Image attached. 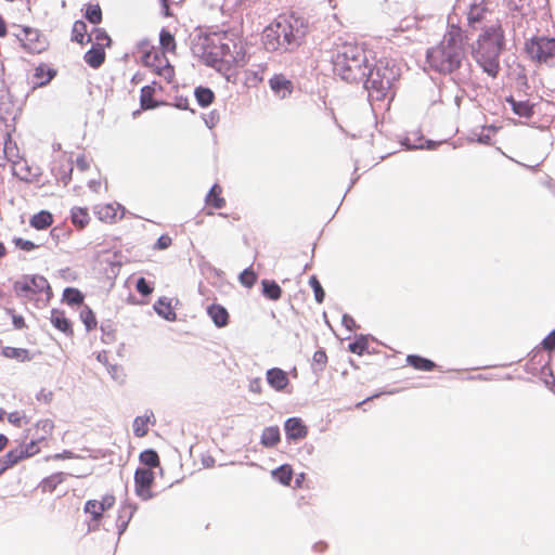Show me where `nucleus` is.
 I'll use <instances>...</instances> for the list:
<instances>
[{"label":"nucleus","mask_w":555,"mask_h":555,"mask_svg":"<svg viewBox=\"0 0 555 555\" xmlns=\"http://www.w3.org/2000/svg\"><path fill=\"white\" fill-rule=\"evenodd\" d=\"M429 67L443 76L450 77L456 87L473 86V65L468 57L465 36L462 29L452 24L441 41L426 51Z\"/></svg>","instance_id":"f257e3e1"},{"label":"nucleus","mask_w":555,"mask_h":555,"mask_svg":"<svg viewBox=\"0 0 555 555\" xmlns=\"http://www.w3.org/2000/svg\"><path fill=\"white\" fill-rule=\"evenodd\" d=\"M191 50L206 66L221 72L245 59L242 41L233 33L199 34L192 39Z\"/></svg>","instance_id":"f03ea898"},{"label":"nucleus","mask_w":555,"mask_h":555,"mask_svg":"<svg viewBox=\"0 0 555 555\" xmlns=\"http://www.w3.org/2000/svg\"><path fill=\"white\" fill-rule=\"evenodd\" d=\"M333 72L348 83H359L364 79L369 63L365 50L356 42L337 43L331 51Z\"/></svg>","instance_id":"7ed1b4c3"},{"label":"nucleus","mask_w":555,"mask_h":555,"mask_svg":"<svg viewBox=\"0 0 555 555\" xmlns=\"http://www.w3.org/2000/svg\"><path fill=\"white\" fill-rule=\"evenodd\" d=\"M505 48L504 30L500 24L483 28L474 50V57L483 73L496 78L500 73V56Z\"/></svg>","instance_id":"20e7f679"},{"label":"nucleus","mask_w":555,"mask_h":555,"mask_svg":"<svg viewBox=\"0 0 555 555\" xmlns=\"http://www.w3.org/2000/svg\"><path fill=\"white\" fill-rule=\"evenodd\" d=\"M398 73L389 62L379 60L375 64L367 63L364 79L360 80L369 93V98L375 101L384 100L391 85L397 79Z\"/></svg>","instance_id":"39448f33"},{"label":"nucleus","mask_w":555,"mask_h":555,"mask_svg":"<svg viewBox=\"0 0 555 555\" xmlns=\"http://www.w3.org/2000/svg\"><path fill=\"white\" fill-rule=\"evenodd\" d=\"M278 36L281 38L282 52L293 51L306 36L304 20L295 16H279L275 20Z\"/></svg>","instance_id":"423d86ee"},{"label":"nucleus","mask_w":555,"mask_h":555,"mask_svg":"<svg viewBox=\"0 0 555 555\" xmlns=\"http://www.w3.org/2000/svg\"><path fill=\"white\" fill-rule=\"evenodd\" d=\"M526 52L532 60L547 63L555 57V38L533 37L526 42Z\"/></svg>","instance_id":"0eeeda50"},{"label":"nucleus","mask_w":555,"mask_h":555,"mask_svg":"<svg viewBox=\"0 0 555 555\" xmlns=\"http://www.w3.org/2000/svg\"><path fill=\"white\" fill-rule=\"evenodd\" d=\"M14 36L22 47L30 53H41L48 47V42L41 33L29 26H18V31Z\"/></svg>","instance_id":"6e6552de"},{"label":"nucleus","mask_w":555,"mask_h":555,"mask_svg":"<svg viewBox=\"0 0 555 555\" xmlns=\"http://www.w3.org/2000/svg\"><path fill=\"white\" fill-rule=\"evenodd\" d=\"M154 482V473L149 468H137L134 472L135 494L143 501L151 500L154 493L151 487Z\"/></svg>","instance_id":"1a4fd4ad"},{"label":"nucleus","mask_w":555,"mask_h":555,"mask_svg":"<svg viewBox=\"0 0 555 555\" xmlns=\"http://www.w3.org/2000/svg\"><path fill=\"white\" fill-rule=\"evenodd\" d=\"M284 430L287 440H300L307 437L308 427L299 417H289L284 423Z\"/></svg>","instance_id":"9d476101"},{"label":"nucleus","mask_w":555,"mask_h":555,"mask_svg":"<svg viewBox=\"0 0 555 555\" xmlns=\"http://www.w3.org/2000/svg\"><path fill=\"white\" fill-rule=\"evenodd\" d=\"M269 86L273 93L280 99H285L291 95L294 90L293 82L282 74H275L271 77Z\"/></svg>","instance_id":"9b49d317"},{"label":"nucleus","mask_w":555,"mask_h":555,"mask_svg":"<svg viewBox=\"0 0 555 555\" xmlns=\"http://www.w3.org/2000/svg\"><path fill=\"white\" fill-rule=\"evenodd\" d=\"M267 382L276 391H282L288 385V376L285 371L272 367L267 371Z\"/></svg>","instance_id":"f8f14e48"},{"label":"nucleus","mask_w":555,"mask_h":555,"mask_svg":"<svg viewBox=\"0 0 555 555\" xmlns=\"http://www.w3.org/2000/svg\"><path fill=\"white\" fill-rule=\"evenodd\" d=\"M262 42L267 51H282L281 38L278 36L275 22L264 28Z\"/></svg>","instance_id":"ddd939ff"},{"label":"nucleus","mask_w":555,"mask_h":555,"mask_svg":"<svg viewBox=\"0 0 555 555\" xmlns=\"http://www.w3.org/2000/svg\"><path fill=\"white\" fill-rule=\"evenodd\" d=\"M85 62L92 68L96 69L102 66L105 61V51L102 43H94L85 53Z\"/></svg>","instance_id":"4468645a"},{"label":"nucleus","mask_w":555,"mask_h":555,"mask_svg":"<svg viewBox=\"0 0 555 555\" xmlns=\"http://www.w3.org/2000/svg\"><path fill=\"white\" fill-rule=\"evenodd\" d=\"M207 314L212 320L214 324L221 328L229 324V312L228 310L219 305V304H211L207 307Z\"/></svg>","instance_id":"2eb2a0df"},{"label":"nucleus","mask_w":555,"mask_h":555,"mask_svg":"<svg viewBox=\"0 0 555 555\" xmlns=\"http://www.w3.org/2000/svg\"><path fill=\"white\" fill-rule=\"evenodd\" d=\"M506 102L511 105L514 114L524 118H531L534 114V104L529 101H517L512 95L506 98Z\"/></svg>","instance_id":"dca6fc26"},{"label":"nucleus","mask_w":555,"mask_h":555,"mask_svg":"<svg viewBox=\"0 0 555 555\" xmlns=\"http://www.w3.org/2000/svg\"><path fill=\"white\" fill-rule=\"evenodd\" d=\"M50 321L55 328H57L65 335H67V336L73 335L72 322L65 317L63 311H60L57 309H52Z\"/></svg>","instance_id":"f3484780"},{"label":"nucleus","mask_w":555,"mask_h":555,"mask_svg":"<svg viewBox=\"0 0 555 555\" xmlns=\"http://www.w3.org/2000/svg\"><path fill=\"white\" fill-rule=\"evenodd\" d=\"M155 312L166 321H176L177 314L171 306V300L167 297H159L153 306Z\"/></svg>","instance_id":"a211bd4d"},{"label":"nucleus","mask_w":555,"mask_h":555,"mask_svg":"<svg viewBox=\"0 0 555 555\" xmlns=\"http://www.w3.org/2000/svg\"><path fill=\"white\" fill-rule=\"evenodd\" d=\"M135 511H137V505L132 504V503H125L121 506L118 518H117L118 535H121L126 531L128 524L131 520Z\"/></svg>","instance_id":"6ab92c4d"},{"label":"nucleus","mask_w":555,"mask_h":555,"mask_svg":"<svg viewBox=\"0 0 555 555\" xmlns=\"http://www.w3.org/2000/svg\"><path fill=\"white\" fill-rule=\"evenodd\" d=\"M56 76V70L47 64H40L35 69L34 77L36 78L35 86L43 87L48 85Z\"/></svg>","instance_id":"aec40b11"},{"label":"nucleus","mask_w":555,"mask_h":555,"mask_svg":"<svg viewBox=\"0 0 555 555\" xmlns=\"http://www.w3.org/2000/svg\"><path fill=\"white\" fill-rule=\"evenodd\" d=\"M406 363L415 370L423 372H430L436 369L437 364L430 359L424 358L418 354H409L406 357Z\"/></svg>","instance_id":"412c9836"},{"label":"nucleus","mask_w":555,"mask_h":555,"mask_svg":"<svg viewBox=\"0 0 555 555\" xmlns=\"http://www.w3.org/2000/svg\"><path fill=\"white\" fill-rule=\"evenodd\" d=\"M33 294L46 293L48 296L52 294L51 287L47 279L42 275H26Z\"/></svg>","instance_id":"4be33fe9"},{"label":"nucleus","mask_w":555,"mask_h":555,"mask_svg":"<svg viewBox=\"0 0 555 555\" xmlns=\"http://www.w3.org/2000/svg\"><path fill=\"white\" fill-rule=\"evenodd\" d=\"M280 428L278 426H269L263 429L260 443L266 448H273L280 442Z\"/></svg>","instance_id":"5701e85b"},{"label":"nucleus","mask_w":555,"mask_h":555,"mask_svg":"<svg viewBox=\"0 0 555 555\" xmlns=\"http://www.w3.org/2000/svg\"><path fill=\"white\" fill-rule=\"evenodd\" d=\"M53 222V216L48 210H40L39 212L35 214L30 220L29 224L31 228L36 230H44L49 228Z\"/></svg>","instance_id":"b1692460"},{"label":"nucleus","mask_w":555,"mask_h":555,"mask_svg":"<svg viewBox=\"0 0 555 555\" xmlns=\"http://www.w3.org/2000/svg\"><path fill=\"white\" fill-rule=\"evenodd\" d=\"M155 88L146 85L141 88L140 105L142 109H153L158 106V102L154 100Z\"/></svg>","instance_id":"393cba45"},{"label":"nucleus","mask_w":555,"mask_h":555,"mask_svg":"<svg viewBox=\"0 0 555 555\" xmlns=\"http://www.w3.org/2000/svg\"><path fill=\"white\" fill-rule=\"evenodd\" d=\"M68 474L66 473H54L42 479L39 487L43 492H53L59 485L65 481Z\"/></svg>","instance_id":"a878e982"},{"label":"nucleus","mask_w":555,"mask_h":555,"mask_svg":"<svg viewBox=\"0 0 555 555\" xmlns=\"http://www.w3.org/2000/svg\"><path fill=\"white\" fill-rule=\"evenodd\" d=\"M261 287L262 295L270 300L276 301L282 296L281 286L273 280H262Z\"/></svg>","instance_id":"bb28decb"},{"label":"nucleus","mask_w":555,"mask_h":555,"mask_svg":"<svg viewBox=\"0 0 555 555\" xmlns=\"http://www.w3.org/2000/svg\"><path fill=\"white\" fill-rule=\"evenodd\" d=\"M1 354L8 359H15L21 362H28L33 359L28 349L10 346L3 347Z\"/></svg>","instance_id":"cd10ccee"},{"label":"nucleus","mask_w":555,"mask_h":555,"mask_svg":"<svg viewBox=\"0 0 555 555\" xmlns=\"http://www.w3.org/2000/svg\"><path fill=\"white\" fill-rule=\"evenodd\" d=\"M87 34V24L83 21H76L72 29V40L83 44L85 42H91L92 35Z\"/></svg>","instance_id":"c85d7f7f"},{"label":"nucleus","mask_w":555,"mask_h":555,"mask_svg":"<svg viewBox=\"0 0 555 555\" xmlns=\"http://www.w3.org/2000/svg\"><path fill=\"white\" fill-rule=\"evenodd\" d=\"M73 170L74 167L72 160L67 162L66 164L60 165L57 168H52V172L56 180L61 181L65 186L72 180Z\"/></svg>","instance_id":"c756f323"},{"label":"nucleus","mask_w":555,"mask_h":555,"mask_svg":"<svg viewBox=\"0 0 555 555\" xmlns=\"http://www.w3.org/2000/svg\"><path fill=\"white\" fill-rule=\"evenodd\" d=\"M194 95L198 105L202 107L209 106L215 100V93L208 87H196L194 90Z\"/></svg>","instance_id":"7c9ffc66"},{"label":"nucleus","mask_w":555,"mask_h":555,"mask_svg":"<svg viewBox=\"0 0 555 555\" xmlns=\"http://www.w3.org/2000/svg\"><path fill=\"white\" fill-rule=\"evenodd\" d=\"M272 477L283 486H289L293 479V469L289 465L283 464L272 470Z\"/></svg>","instance_id":"2f4dec72"},{"label":"nucleus","mask_w":555,"mask_h":555,"mask_svg":"<svg viewBox=\"0 0 555 555\" xmlns=\"http://www.w3.org/2000/svg\"><path fill=\"white\" fill-rule=\"evenodd\" d=\"M141 464L145 465L149 469L158 467L160 465L158 453L154 449H146L139 455Z\"/></svg>","instance_id":"473e14b6"},{"label":"nucleus","mask_w":555,"mask_h":555,"mask_svg":"<svg viewBox=\"0 0 555 555\" xmlns=\"http://www.w3.org/2000/svg\"><path fill=\"white\" fill-rule=\"evenodd\" d=\"M70 219L76 227L82 229L88 224L90 217L87 208L74 207L70 210Z\"/></svg>","instance_id":"72a5a7b5"},{"label":"nucleus","mask_w":555,"mask_h":555,"mask_svg":"<svg viewBox=\"0 0 555 555\" xmlns=\"http://www.w3.org/2000/svg\"><path fill=\"white\" fill-rule=\"evenodd\" d=\"M83 299V294L77 288L66 287L63 292V301L69 306H80Z\"/></svg>","instance_id":"f704fd0d"},{"label":"nucleus","mask_w":555,"mask_h":555,"mask_svg":"<svg viewBox=\"0 0 555 555\" xmlns=\"http://www.w3.org/2000/svg\"><path fill=\"white\" fill-rule=\"evenodd\" d=\"M22 460V452H20L17 449L10 450L3 457L0 459V467L7 472Z\"/></svg>","instance_id":"c9c22d12"},{"label":"nucleus","mask_w":555,"mask_h":555,"mask_svg":"<svg viewBox=\"0 0 555 555\" xmlns=\"http://www.w3.org/2000/svg\"><path fill=\"white\" fill-rule=\"evenodd\" d=\"M221 188L218 184H214L206 195V203L212 207L220 209L225 205V201L220 196Z\"/></svg>","instance_id":"e433bc0d"},{"label":"nucleus","mask_w":555,"mask_h":555,"mask_svg":"<svg viewBox=\"0 0 555 555\" xmlns=\"http://www.w3.org/2000/svg\"><path fill=\"white\" fill-rule=\"evenodd\" d=\"M369 348V335H359L356 337L354 341L350 343L348 349L350 352L356 353L358 356H362L367 351Z\"/></svg>","instance_id":"4c0bfd02"},{"label":"nucleus","mask_w":555,"mask_h":555,"mask_svg":"<svg viewBox=\"0 0 555 555\" xmlns=\"http://www.w3.org/2000/svg\"><path fill=\"white\" fill-rule=\"evenodd\" d=\"M85 18L93 24L98 25L102 22V10L99 4L88 3L86 5Z\"/></svg>","instance_id":"58836bf2"},{"label":"nucleus","mask_w":555,"mask_h":555,"mask_svg":"<svg viewBox=\"0 0 555 555\" xmlns=\"http://www.w3.org/2000/svg\"><path fill=\"white\" fill-rule=\"evenodd\" d=\"M79 317L81 322L85 324L87 332L96 327V319L90 307L83 306L80 310Z\"/></svg>","instance_id":"ea45409f"},{"label":"nucleus","mask_w":555,"mask_h":555,"mask_svg":"<svg viewBox=\"0 0 555 555\" xmlns=\"http://www.w3.org/2000/svg\"><path fill=\"white\" fill-rule=\"evenodd\" d=\"M159 43L165 52H172L176 49L175 36L166 28L159 33Z\"/></svg>","instance_id":"a19ab883"},{"label":"nucleus","mask_w":555,"mask_h":555,"mask_svg":"<svg viewBox=\"0 0 555 555\" xmlns=\"http://www.w3.org/2000/svg\"><path fill=\"white\" fill-rule=\"evenodd\" d=\"M151 417H154L153 413L151 412V415L150 416H137L133 421V434L141 438V437H144L147 431H149V428H147V423L150 422V418Z\"/></svg>","instance_id":"79ce46f5"},{"label":"nucleus","mask_w":555,"mask_h":555,"mask_svg":"<svg viewBox=\"0 0 555 555\" xmlns=\"http://www.w3.org/2000/svg\"><path fill=\"white\" fill-rule=\"evenodd\" d=\"M98 218L102 221L112 222L116 219L117 209L112 205L107 204L101 207H98L95 210Z\"/></svg>","instance_id":"37998d69"},{"label":"nucleus","mask_w":555,"mask_h":555,"mask_svg":"<svg viewBox=\"0 0 555 555\" xmlns=\"http://www.w3.org/2000/svg\"><path fill=\"white\" fill-rule=\"evenodd\" d=\"M469 11L467 15V21L469 25H474L475 23H479L482 21L485 13L487 12L486 5L478 7L477 4H468Z\"/></svg>","instance_id":"c03bdc74"},{"label":"nucleus","mask_w":555,"mask_h":555,"mask_svg":"<svg viewBox=\"0 0 555 555\" xmlns=\"http://www.w3.org/2000/svg\"><path fill=\"white\" fill-rule=\"evenodd\" d=\"M85 513L91 514L93 521H100L103 516V507L100 506L99 501L88 500L83 507Z\"/></svg>","instance_id":"a18cd8bd"},{"label":"nucleus","mask_w":555,"mask_h":555,"mask_svg":"<svg viewBox=\"0 0 555 555\" xmlns=\"http://www.w3.org/2000/svg\"><path fill=\"white\" fill-rule=\"evenodd\" d=\"M309 285L313 289L314 299L318 304H322L325 298V291L323 289L317 275H311L309 279Z\"/></svg>","instance_id":"49530a36"},{"label":"nucleus","mask_w":555,"mask_h":555,"mask_svg":"<svg viewBox=\"0 0 555 555\" xmlns=\"http://www.w3.org/2000/svg\"><path fill=\"white\" fill-rule=\"evenodd\" d=\"M13 289L16 293L17 296L21 297H30L33 295L29 286V282L27 280V276L25 275L22 280H18L14 283Z\"/></svg>","instance_id":"de8ad7c7"},{"label":"nucleus","mask_w":555,"mask_h":555,"mask_svg":"<svg viewBox=\"0 0 555 555\" xmlns=\"http://www.w3.org/2000/svg\"><path fill=\"white\" fill-rule=\"evenodd\" d=\"M401 144L406 149V150H423V149H426V150H435L437 147L438 144H440V142H436V141H433V140H426L425 143H421V144H415V143H411L410 139L409 138H405Z\"/></svg>","instance_id":"09e8293b"},{"label":"nucleus","mask_w":555,"mask_h":555,"mask_svg":"<svg viewBox=\"0 0 555 555\" xmlns=\"http://www.w3.org/2000/svg\"><path fill=\"white\" fill-rule=\"evenodd\" d=\"M43 439L44 436H40L38 439H33L24 448H18L17 450L22 452L23 460L37 454L39 452L38 442Z\"/></svg>","instance_id":"8fccbe9b"},{"label":"nucleus","mask_w":555,"mask_h":555,"mask_svg":"<svg viewBox=\"0 0 555 555\" xmlns=\"http://www.w3.org/2000/svg\"><path fill=\"white\" fill-rule=\"evenodd\" d=\"M135 289L140 295L149 296L152 294L154 287L151 282H149L145 278L141 276L137 280Z\"/></svg>","instance_id":"3c124183"},{"label":"nucleus","mask_w":555,"mask_h":555,"mask_svg":"<svg viewBox=\"0 0 555 555\" xmlns=\"http://www.w3.org/2000/svg\"><path fill=\"white\" fill-rule=\"evenodd\" d=\"M238 279H240V282L244 286L251 287L257 281V275L253 271V269L247 268V269L243 270V272L240 274Z\"/></svg>","instance_id":"603ef678"},{"label":"nucleus","mask_w":555,"mask_h":555,"mask_svg":"<svg viewBox=\"0 0 555 555\" xmlns=\"http://www.w3.org/2000/svg\"><path fill=\"white\" fill-rule=\"evenodd\" d=\"M91 35L94 36L96 43L105 41V47H111L112 39L105 29L95 27Z\"/></svg>","instance_id":"864d4df0"},{"label":"nucleus","mask_w":555,"mask_h":555,"mask_svg":"<svg viewBox=\"0 0 555 555\" xmlns=\"http://www.w3.org/2000/svg\"><path fill=\"white\" fill-rule=\"evenodd\" d=\"M13 243L17 248L25 250V251H31L38 247V245H36L34 242H31L29 240L22 238V237L13 238Z\"/></svg>","instance_id":"5fc2aeb1"},{"label":"nucleus","mask_w":555,"mask_h":555,"mask_svg":"<svg viewBox=\"0 0 555 555\" xmlns=\"http://www.w3.org/2000/svg\"><path fill=\"white\" fill-rule=\"evenodd\" d=\"M107 371L109 373V375L112 376L113 379L117 380V382H122L124 380V377H125V374H124V370L121 366L119 365H116V364H109L107 366Z\"/></svg>","instance_id":"6e6d98bb"},{"label":"nucleus","mask_w":555,"mask_h":555,"mask_svg":"<svg viewBox=\"0 0 555 555\" xmlns=\"http://www.w3.org/2000/svg\"><path fill=\"white\" fill-rule=\"evenodd\" d=\"M326 362L327 356L323 349H319L313 353V364L319 365L320 370H323Z\"/></svg>","instance_id":"4d7b16f0"},{"label":"nucleus","mask_w":555,"mask_h":555,"mask_svg":"<svg viewBox=\"0 0 555 555\" xmlns=\"http://www.w3.org/2000/svg\"><path fill=\"white\" fill-rule=\"evenodd\" d=\"M26 420L25 414L15 411L12 413H9L8 421L14 426L21 427L23 425V421Z\"/></svg>","instance_id":"13d9d810"},{"label":"nucleus","mask_w":555,"mask_h":555,"mask_svg":"<svg viewBox=\"0 0 555 555\" xmlns=\"http://www.w3.org/2000/svg\"><path fill=\"white\" fill-rule=\"evenodd\" d=\"M542 346L545 350L552 352L555 350V330H553L543 340Z\"/></svg>","instance_id":"bf43d9fd"},{"label":"nucleus","mask_w":555,"mask_h":555,"mask_svg":"<svg viewBox=\"0 0 555 555\" xmlns=\"http://www.w3.org/2000/svg\"><path fill=\"white\" fill-rule=\"evenodd\" d=\"M36 427H37V429L42 430V433H43L42 436L46 437V435L51 434L54 425L51 420H41L36 424Z\"/></svg>","instance_id":"052dcab7"},{"label":"nucleus","mask_w":555,"mask_h":555,"mask_svg":"<svg viewBox=\"0 0 555 555\" xmlns=\"http://www.w3.org/2000/svg\"><path fill=\"white\" fill-rule=\"evenodd\" d=\"M204 121L209 129L214 128L219 121V113L217 111H211L204 117Z\"/></svg>","instance_id":"680f3d73"},{"label":"nucleus","mask_w":555,"mask_h":555,"mask_svg":"<svg viewBox=\"0 0 555 555\" xmlns=\"http://www.w3.org/2000/svg\"><path fill=\"white\" fill-rule=\"evenodd\" d=\"M171 237L169 235H160L156 243H155V248L156 249H159V250H163V249H166L168 248L170 245H171Z\"/></svg>","instance_id":"e2e57ef3"},{"label":"nucleus","mask_w":555,"mask_h":555,"mask_svg":"<svg viewBox=\"0 0 555 555\" xmlns=\"http://www.w3.org/2000/svg\"><path fill=\"white\" fill-rule=\"evenodd\" d=\"M341 324L350 332L357 330L359 325H357L353 318L347 313H345L341 318Z\"/></svg>","instance_id":"0e129e2a"},{"label":"nucleus","mask_w":555,"mask_h":555,"mask_svg":"<svg viewBox=\"0 0 555 555\" xmlns=\"http://www.w3.org/2000/svg\"><path fill=\"white\" fill-rule=\"evenodd\" d=\"M8 312L12 315V323L16 330H22L26 326L25 320L22 315L14 314L12 309H8Z\"/></svg>","instance_id":"69168bd1"},{"label":"nucleus","mask_w":555,"mask_h":555,"mask_svg":"<svg viewBox=\"0 0 555 555\" xmlns=\"http://www.w3.org/2000/svg\"><path fill=\"white\" fill-rule=\"evenodd\" d=\"M546 370L548 371V376L551 377V380L545 379L544 383L555 393V376H554L553 371L551 370L548 363H546L545 365L542 366L543 372H545Z\"/></svg>","instance_id":"338daca9"},{"label":"nucleus","mask_w":555,"mask_h":555,"mask_svg":"<svg viewBox=\"0 0 555 555\" xmlns=\"http://www.w3.org/2000/svg\"><path fill=\"white\" fill-rule=\"evenodd\" d=\"M100 503V506L103 507V513L106 511V509H109L114 503H115V498L113 495H105L102 501H99Z\"/></svg>","instance_id":"774afa93"}]
</instances>
